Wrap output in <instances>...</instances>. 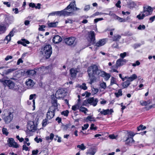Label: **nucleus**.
Here are the masks:
<instances>
[{"instance_id":"obj_39","label":"nucleus","mask_w":155,"mask_h":155,"mask_svg":"<svg viewBox=\"0 0 155 155\" xmlns=\"http://www.w3.org/2000/svg\"><path fill=\"white\" fill-rule=\"evenodd\" d=\"M140 102L142 106H147L150 104V102L149 101H140Z\"/></svg>"},{"instance_id":"obj_15","label":"nucleus","mask_w":155,"mask_h":155,"mask_svg":"<svg viewBox=\"0 0 155 155\" xmlns=\"http://www.w3.org/2000/svg\"><path fill=\"white\" fill-rule=\"evenodd\" d=\"M79 69L73 68L70 70V73L71 78L72 79L76 78L77 73L79 72Z\"/></svg>"},{"instance_id":"obj_44","label":"nucleus","mask_w":155,"mask_h":155,"mask_svg":"<svg viewBox=\"0 0 155 155\" xmlns=\"http://www.w3.org/2000/svg\"><path fill=\"white\" fill-rule=\"evenodd\" d=\"M77 147L80 149L81 150H84L86 149V147L84 146L83 143L81 144V145H78Z\"/></svg>"},{"instance_id":"obj_21","label":"nucleus","mask_w":155,"mask_h":155,"mask_svg":"<svg viewBox=\"0 0 155 155\" xmlns=\"http://www.w3.org/2000/svg\"><path fill=\"white\" fill-rule=\"evenodd\" d=\"M17 43L18 44H21L24 46H26V44H29L30 42L25 39H22L21 40L18 41Z\"/></svg>"},{"instance_id":"obj_1","label":"nucleus","mask_w":155,"mask_h":155,"mask_svg":"<svg viewBox=\"0 0 155 155\" xmlns=\"http://www.w3.org/2000/svg\"><path fill=\"white\" fill-rule=\"evenodd\" d=\"M101 71L99 69V67L96 64L92 65L88 68L87 71L90 81V84H91L96 81L97 77L100 76Z\"/></svg>"},{"instance_id":"obj_7","label":"nucleus","mask_w":155,"mask_h":155,"mask_svg":"<svg viewBox=\"0 0 155 155\" xmlns=\"http://www.w3.org/2000/svg\"><path fill=\"white\" fill-rule=\"evenodd\" d=\"M88 41L91 44L95 43V33L94 31H91L88 33V36L87 38Z\"/></svg>"},{"instance_id":"obj_57","label":"nucleus","mask_w":155,"mask_h":155,"mask_svg":"<svg viewBox=\"0 0 155 155\" xmlns=\"http://www.w3.org/2000/svg\"><path fill=\"white\" fill-rule=\"evenodd\" d=\"M140 64V62L138 61H137L135 62V63L132 64V65L134 67H135L136 66L139 65Z\"/></svg>"},{"instance_id":"obj_3","label":"nucleus","mask_w":155,"mask_h":155,"mask_svg":"<svg viewBox=\"0 0 155 155\" xmlns=\"http://www.w3.org/2000/svg\"><path fill=\"white\" fill-rule=\"evenodd\" d=\"M153 11V9L150 6H144L143 11L138 15L137 17L139 20L143 19L146 16L151 14Z\"/></svg>"},{"instance_id":"obj_54","label":"nucleus","mask_w":155,"mask_h":155,"mask_svg":"<svg viewBox=\"0 0 155 155\" xmlns=\"http://www.w3.org/2000/svg\"><path fill=\"white\" fill-rule=\"evenodd\" d=\"M89 126V124H84V126L82 127V130H86L88 128Z\"/></svg>"},{"instance_id":"obj_59","label":"nucleus","mask_w":155,"mask_h":155,"mask_svg":"<svg viewBox=\"0 0 155 155\" xmlns=\"http://www.w3.org/2000/svg\"><path fill=\"white\" fill-rule=\"evenodd\" d=\"M15 70V69L14 68H10L8 69L6 73L7 74H8L12 72V71H13Z\"/></svg>"},{"instance_id":"obj_52","label":"nucleus","mask_w":155,"mask_h":155,"mask_svg":"<svg viewBox=\"0 0 155 155\" xmlns=\"http://www.w3.org/2000/svg\"><path fill=\"white\" fill-rule=\"evenodd\" d=\"M128 137H132L133 138V137L135 134H134L133 132H130L128 133Z\"/></svg>"},{"instance_id":"obj_16","label":"nucleus","mask_w":155,"mask_h":155,"mask_svg":"<svg viewBox=\"0 0 155 155\" xmlns=\"http://www.w3.org/2000/svg\"><path fill=\"white\" fill-rule=\"evenodd\" d=\"M114 111L112 109H107L104 110L103 109L101 111H100V114L104 115H106L108 114H110Z\"/></svg>"},{"instance_id":"obj_42","label":"nucleus","mask_w":155,"mask_h":155,"mask_svg":"<svg viewBox=\"0 0 155 155\" xmlns=\"http://www.w3.org/2000/svg\"><path fill=\"white\" fill-rule=\"evenodd\" d=\"M48 120L47 119L46 117L45 119L43 120L42 122L43 127H45L47 124L48 123Z\"/></svg>"},{"instance_id":"obj_29","label":"nucleus","mask_w":155,"mask_h":155,"mask_svg":"<svg viewBox=\"0 0 155 155\" xmlns=\"http://www.w3.org/2000/svg\"><path fill=\"white\" fill-rule=\"evenodd\" d=\"M58 22H57L48 23L47 24L49 28L55 27L57 26Z\"/></svg>"},{"instance_id":"obj_45","label":"nucleus","mask_w":155,"mask_h":155,"mask_svg":"<svg viewBox=\"0 0 155 155\" xmlns=\"http://www.w3.org/2000/svg\"><path fill=\"white\" fill-rule=\"evenodd\" d=\"M146 128V127L145 126H143V125H140L138 127H137V130L138 131H140V130H144Z\"/></svg>"},{"instance_id":"obj_2","label":"nucleus","mask_w":155,"mask_h":155,"mask_svg":"<svg viewBox=\"0 0 155 155\" xmlns=\"http://www.w3.org/2000/svg\"><path fill=\"white\" fill-rule=\"evenodd\" d=\"M1 82L5 87L8 86L9 89L17 91L19 89V86L10 80H6L5 78L0 79Z\"/></svg>"},{"instance_id":"obj_46","label":"nucleus","mask_w":155,"mask_h":155,"mask_svg":"<svg viewBox=\"0 0 155 155\" xmlns=\"http://www.w3.org/2000/svg\"><path fill=\"white\" fill-rule=\"evenodd\" d=\"M2 132L3 134H5L6 136L8 135V131L7 129L4 127L2 128Z\"/></svg>"},{"instance_id":"obj_58","label":"nucleus","mask_w":155,"mask_h":155,"mask_svg":"<svg viewBox=\"0 0 155 155\" xmlns=\"http://www.w3.org/2000/svg\"><path fill=\"white\" fill-rule=\"evenodd\" d=\"M127 55V53L126 52H124L123 53H121L120 54V57L123 59Z\"/></svg>"},{"instance_id":"obj_27","label":"nucleus","mask_w":155,"mask_h":155,"mask_svg":"<svg viewBox=\"0 0 155 155\" xmlns=\"http://www.w3.org/2000/svg\"><path fill=\"white\" fill-rule=\"evenodd\" d=\"M137 76L135 74H133L130 77H128V80L130 82L137 79Z\"/></svg>"},{"instance_id":"obj_31","label":"nucleus","mask_w":155,"mask_h":155,"mask_svg":"<svg viewBox=\"0 0 155 155\" xmlns=\"http://www.w3.org/2000/svg\"><path fill=\"white\" fill-rule=\"evenodd\" d=\"M121 37L120 35H114L112 37V40L114 41H119L121 38Z\"/></svg>"},{"instance_id":"obj_10","label":"nucleus","mask_w":155,"mask_h":155,"mask_svg":"<svg viewBox=\"0 0 155 155\" xmlns=\"http://www.w3.org/2000/svg\"><path fill=\"white\" fill-rule=\"evenodd\" d=\"M98 101V100L97 98L93 97L89 98L87 100V102L94 106H95L97 104Z\"/></svg>"},{"instance_id":"obj_50","label":"nucleus","mask_w":155,"mask_h":155,"mask_svg":"<svg viewBox=\"0 0 155 155\" xmlns=\"http://www.w3.org/2000/svg\"><path fill=\"white\" fill-rule=\"evenodd\" d=\"M90 129L91 130H96L97 129V127L94 126V124H92L91 125Z\"/></svg>"},{"instance_id":"obj_37","label":"nucleus","mask_w":155,"mask_h":155,"mask_svg":"<svg viewBox=\"0 0 155 155\" xmlns=\"http://www.w3.org/2000/svg\"><path fill=\"white\" fill-rule=\"evenodd\" d=\"M117 97H118L122 95V91L121 89H119L118 92H116L114 94Z\"/></svg>"},{"instance_id":"obj_48","label":"nucleus","mask_w":155,"mask_h":155,"mask_svg":"<svg viewBox=\"0 0 155 155\" xmlns=\"http://www.w3.org/2000/svg\"><path fill=\"white\" fill-rule=\"evenodd\" d=\"M116 83L115 78L113 77H112L111 78L110 84L112 85L114 84H115Z\"/></svg>"},{"instance_id":"obj_14","label":"nucleus","mask_w":155,"mask_h":155,"mask_svg":"<svg viewBox=\"0 0 155 155\" xmlns=\"http://www.w3.org/2000/svg\"><path fill=\"white\" fill-rule=\"evenodd\" d=\"M25 84L27 88L28 89H30L33 88L35 84V83L32 79H28L26 81Z\"/></svg>"},{"instance_id":"obj_12","label":"nucleus","mask_w":155,"mask_h":155,"mask_svg":"<svg viewBox=\"0 0 155 155\" xmlns=\"http://www.w3.org/2000/svg\"><path fill=\"white\" fill-rule=\"evenodd\" d=\"M64 91L62 89L57 90L55 94L56 97L58 99H60L64 97L65 96Z\"/></svg>"},{"instance_id":"obj_53","label":"nucleus","mask_w":155,"mask_h":155,"mask_svg":"<svg viewBox=\"0 0 155 155\" xmlns=\"http://www.w3.org/2000/svg\"><path fill=\"white\" fill-rule=\"evenodd\" d=\"M116 18L120 22H124L125 21V19L120 18L118 16H116Z\"/></svg>"},{"instance_id":"obj_28","label":"nucleus","mask_w":155,"mask_h":155,"mask_svg":"<svg viewBox=\"0 0 155 155\" xmlns=\"http://www.w3.org/2000/svg\"><path fill=\"white\" fill-rule=\"evenodd\" d=\"M49 66L45 67L42 66L39 68L38 70L40 71L45 72V73H47L48 71Z\"/></svg>"},{"instance_id":"obj_6","label":"nucleus","mask_w":155,"mask_h":155,"mask_svg":"<svg viewBox=\"0 0 155 155\" xmlns=\"http://www.w3.org/2000/svg\"><path fill=\"white\" fill-rule=\"evenodd\" d=\"M55 14L56 15L60 16L62 15L65 16H71L74 14L73 12H68L66 11L65 8L61 11L55 12Z\"/></svg>"},{"instance_id":"obj_5","label":"nucleus","mask_w":155,"mask_h":155,"mask_svg":"<svg viewBox=\"0 0 155 155\" xmlns=\"http://www.w3.org/2000/svg\"><path fill=\"white\" fill-rule=\"evenodd\" d=\"M58 109L53 106H51L49 108L46 114V118L48 120L53 118L55 115V113L58 111Z\"/></svg>"},{"instance_id":"obj_17","label":"nucleus","mask_w":155,"mask_h":155,"mask_svg":"<svg viewBox=\"0 0 155 155\" xmlns=\"http://www.w3.org/2000/svg\"><path fill=\"white\" fill-rule=\"evenodd\" d=\"M51 97L52 99L51 102L53 105L51 106L57 108V109H58L57 103V101L56 99L57 98L54 95H52Z\"/></svg>"},{"instance_id":"obj_38","label":"nucleus","mask_w":155,"mask_h":155,"mask_svg":"<svg viewBox=\"0 0 155 155\" xmlns=\"http://www.w3.org/2000/svg\"><path fill=\"white\" fill-rule=\"evenodd\" d=\"M96 152V150L94 149H90L88 152V153L91 155H94Z\"/></svg>"},{"instance_id":"obj_51","label":"nucleus","mask_w":155,"mask_h":155,"mask_svg":"<svg viewBox=\"0 0 155 155\" xmlns=\"http://www.w3.org/2000/svg\"><path fill=\"white\" fill-rule=\"evenodd\" d=\"M145 26L144 25H140L137 27V29L139 30H144L145 28Z\"/></svg>"},{"instance_id":"obj_8","label":"nucleus","mask_w":155,"mask_h":155,"mask_svg":"<svg viewBox=\"0 0 155 155\" xmlns=\"http://www.w3.org/2000/svg\"><path fill=\"white\" fill-rule=\"evenodd\" d=\"M8 144L9 147H12L15 148H17L19 147L18 144L15 142L14 139L12 138H9L7 140Z\"/></svg>"},{"instance_id":"obj_19","label":"nucleus","mask_w":155,"mask_h":155,"mask_svg":"<svg viewBox=\"0 0 155 155\" xmlns=\"http://www.w3.org/2000/svg\"><path fill=\"white\" fill-rule=\"evenodd\" d=\"M129 7L130 8H133L139 5V3L137 2H134L132 1H130L128 3Z\"/></svg>"},{"instance_id":"obj_41","label":"nucleus","mask_w":155,"mask_h":155,"mask_svg":"<svg viewBox=\"0 0 155 155\" xmlns=\"http://www.w3.org/2000/svg\"><path fill=\"white\" fill-rule=\"evenodd\" d=\"M54 137V135L53 133H51L50 135V136H47L46 137V139L47 140H52Z\"/></svg>"},{"instance_id":"obj_62","label":"nucleus","mask_w":155,"mask_h":155,"mask_svg":"<svg viewBox=\"0 0 155 155\" xmlns=\"http://www.w3.org/2000/svg\"><path fill=\"white\" fill-rule=\"evenodd\" d=\"M36 96L35 94H31L30 95L29 99L30 100H33V99L34 98V97Z\"/></svg>"},{"instance_id":"obj_36","label":"nucleus","mask_w":155,"mask_h":155,"mask_svg":"<svg viewBox=\"0 0 155 155\" xmlns=\"http://www.w3.org/2000/svg\"><path fill=\"white\" fill-rule=\"evenodd\" d=\"M79 110L80 111L84 113L85 114L87 113V111H88L87 109L85 107H79Z\"/></svg>"},{"instance_id":"obj_20","label":"nucleus","mask_w":155,"mask_h":155,"mask_svg":"<svg viewBox=\"0 0 155 155\" xmlns=\"http://www.w3.org/2000/svg\"><path fill=\"white\" fill-rule=\"evenodd\" d=\"M100 76L103 77H105V80L106 81H107L110 78V75L109 74L105 72L102 71L100 74Z\"/></svg>"},{"instance_id":"obj_56","label":"nucleus","mask_w":155,"mask_h":155,"mask_svg":"<svg viewBox=\"0 0 155 155\" xmlns=\"http://www.w3.org/2000/svg\"><path fill=\"white\" fill-rule=\"evenodd\" d=\"M80 87L84 90H86L87 89V87L86 86V84L85 83H83L80 86Z\"/></svg>"},{"instance_id":"obj_9","label":"nucleus","mask_w":155,"mask_h":155,"mask_svg":"<svg viewBox=\"0 0 155 155\" xmlns=\"http://www.w3.org/2000/svg\"><path fill=\"white\" fill-rule=\"evenodd\" d=\"M76 40V38L74 37H71L66 38L64 40L65 43L68 45H73Z\"/></svg>"},{"instance_id":"obj_24","label":"nucleus","mask_w":155,"mask_h":155,"mask_svg":"<svg viewBox=\"0 0 155 155\" xmlns=\"http://www.w3.org/2000/svg\"><path fill=\"white\" fill-rule=\"evenodd\" d=\"M118 68L116 64L108 68L109 71L110 72H115L118 73V72L117 71Z\"/></svg>"},{"instance_id":"obj_30","label":"nucleus","mask_w":155,"mask_h":155,"mask_svg":"<svg viewBox=\"0 0 155 155\" xmlns=\"http://www.w3.org/2000/svg\"><path fill=\"white\" fill-rule=\"evenodd\" d=\"M124 64L123 60L122 59H119L117 61L116 65L118 68Z\"/></svg>"},{"instance_id":"obj_25","label":"nucleus","mask_w":155,"mask_h":155,"mask_svg":"<svg viewBox=\"0 0 155 155\" xmlns=\"http://www.w3.org/2000/svg\"><path fill=\"white\" fill-rule=\"evenodd\" d=\"M27 128L30 131L34 132L36 130L35 125L33 123L32 124H28L27 125Z\"/></svg>"},{"instance_id":"obj_61","label":"nucleus","mask_w":155,"mask_h":155,"mask_svg":"<svg viewBox=\"0 0 155 155\" xmlns=\"http://www.w3.org/2000/svg\"><path fill=\"white\" fill-rule=\"evenodd\" d=\"M13 57L12 56L7 55L6 57L5 58V60L6 61H7L10 59H11Z\"/></svg>"},{"instance_id":"obj_64","label":"nucleus","mask_w":155,"mask_h":155,"mask_svg":"<svg viewBox=\"0 0 155 155\" xmlns=\"http://www.w3.org/2000/svg\"><path fill=\"white\" fill-rule=\"evenodd\" d=\"M38 152V150H33L32 151V155H36Z\"/></svg>"},{"instance_id":"obj_60","label":"nucleus","mask_w":155,"mask_h":155,"mask_svg":"<svg viewBox=\"0 0 155 155\" xmlns=\"http://www.w3.org/2000/svg\"><path fill=\"white\" fill-rule=\"evenodd\" d=\"M34 140L37 143H39L40 142H41L42 141V140L41 138H39L38 139L37 137H36L35 138Z\"/></svg>"},{"instance_id":"obj_4","label":"nucleus","mask_w":155,"mask_h":155,"mask_svg":"<svg viewBox=\"0 0 155 155\" xmlns=\"http://www.w3.org/2000/svg\"><path fill=\"white\" fill-rule=\"evenodd\" d=\"M41 52L46 58H49L52 53V48L50 45H45L41 49Z\"/></svg>"},{"instance_id":"obj_43","label":"nucleus","mask_w":155,"mask_h":155,"mask_svg":"<svg viewBox=\"0 0 155 155\" xmlns=\"http://www.w3.org/2000/svg\"><path fill=\"white\" fill-rule=\"evenodd\" d=\"M72 110L74 111H76L79 109V106L78 104H76L73 106L71 108Z\"/></svg>"},{"instance_id":"obj_33","label":"nucleus","mask_w":155,"mask_h":155,"mask_svg":"<svg viewBox=\"0 0 155 155\" xmlns=\"http://www.w3.org/2000/svg\"><path fill=\"white\" fill-rule=\"evenodd\" d=\"M130 84V82L128 80L123 83L122 87L124 88H126L128 87Z\"/></svg>"},{"instance_id":"obj_18","label":"nucleus","mask_w":155,"mask_h":155,"mask_svg":"<svg viewBox=\"0 0 155 155\" xmlns=\"http://www.w3.org/2000/svg\"><path fill=\"white\" fill-rule=\"evenodd\" d=\"M61 38L58 35H55L52 39L53 41L55 44L59 43L61 41Z\"/></svg>"},{"instance_id":"obj_26","label":"nucleus","mask_w":155,"mask_h":155,"mask_svg":"<svg viewBox=\"0 0 155 155\" xmlns=\"http://www.w3.org/2000/svg\"><path fill=\"white\" fill-rule=\"evenodd\" d=\"M75 5V1H73V2L70 3V4L65 8V9L67 10L72 8L73 10H74V6Z\"/></svg>"},{"instance_id":"obj_35","label":"nucleus","mask_w":155,"mask_h":155,"mask_svg":"<svg viewBox=\"0 0 155 155\" xmlns=\"http://www.w3.org/2000/svg\"><path fill=\"white\" fill-rule=\"evenodd\" d=\"M33 103V110H34L35 109V100L33 99L32 100H28L27 102V104L29 105L31 104V102Z\"/></svg>"},{"instance_id":"obj_49","label":"nucleus","mask_w":155,"mask_h":155,"mask_svg":"<svg viewBox=\"0 0 155 155\" xmlns=\"http://www.w3.org/2000/svg\"><path fill=\"white\" fill-rule=\"evenodd\" d=\"M100 86L102 88L105 89L106 87V83L105 82H103L100 83Z\"/></svg>"},{"instance_id":"obj_34","label":"nucleus","mask_w":155,"mask_h":155,"mask_svg":"<svg viewBox=\"0 0 155 155\" xmlns=\"http://www.w3.org/2000/svg\"><path fill=\"white\" fill-rule=\"evenodd\" d=\"M6 30V27L4 25H0V34L4 33Z\"/></svg>"},{"instance_id":"obj_22","label":"nucleus","mask_w":155,"mask_h":155,"mask_svg":"<svg viewBox=\"0 0 155 155\" xmlns=\"http://www.w3.org/2000/svg\"><path fill=\"white\" fill-rule=\"evenodd\" d=\"M134 142V140L132 137H127L126 140V143L129 146H131Z\"/></svg>"},{"instance_id":"obj_13","label":"nucleus","mask_w":155,"mask_h":155,"mask_svg":"<svg viewBox=\"0 0 155 155\" xmlns=\"http://www.w3.org/2000/svg\"><path fill=\"white\" fill-rule=\"evenodd\" d=\"M13 119V114L10 112H9L8 115L5 117L3 120L5 123L8 124L10 123Z\"/></svg>"},{"instance_id":"obj_47","label":"nucleus","mask_w":155,"mask_h":155,"mask_svg":"<svg viewBox=\"0 0 155 155\" xmlns=\"http://www.w3.org/2000/svg\"><path fill=\"white\" fill-rule=\"evenodd\" d=\"M69 113V112L68 110H66L64 111L61 112V114L64 115L65 116H67L68 115V114Z\"/></svg>"},{"instance_id":"obj_32","label":"nucleus","mask_w":155,"mask_h":155,"mask_svg":"<svg viewBox=\"0 0 155 155\" xmlns=\"http://www.w3.org/2000/svg\"><path fill=\"white\" fill-rule=\"evenodd\" d=\"M86 120L87 121H96V120L94 117L92 115L88 116L86 118Z\"/></svg>"},{"instance_id":"obj_40","label":"nucleus","mask_w":155,"mask_h":155,"mask_svg":"<svg viewBox=\"0 0 155 155\" xmlns=\"http://www.w3.org/2000/svg\"><path fill=\"white\" fill-rule=\"evenodd\" d=\"M103 14L107 15V14L104 13H102L101 12H96L94 14L91 15L92 17H94L96 16H97L99 15H101Z\"/></svg>"},{"instance_id":"obj_23","label":"nucleus","mask_w":155,"mask_h":155,"mask_svg":"<svg viewBox=\"0 0 155 155\" xmlns=\"http://www.w3.org/2000/svg\"><path fill=\"white\" fill-rule=\"evenodd\" d=\"M105 41L104 39H100L98 41L95 45V46L97 47H100L104 45L105 44Z\"/></svg>"},{"instance_id":"obj_11","label":"nucleus","mask_w":155,"mask_h":155,"mask_svg":"<svg viewBox=\"0 0 155 155\" xmlns=\"http://www.w3.org/2000/svg\"><path fill=\"white\" fill-rule=\"evenodd\" d=\"M15 29H13L12 31L10 32L8 35L6 36L4 39L5 41H7V43H8L9 41H10L11 39V38L13 37L15 33Z\"/></svg>"},{"instance_id":"obj_55","label":"nucleus","mask_w":155,"mask_h":155,"mask_svg":"<svg viewBox=\"0 0 155 155\" xmlns=\"http://www.w3.org/2000/svg\"><path fill=\"white\" fill-rule=\"evenodd\" d=\"M45 28V26L44 25H39V27L38 28V30L41 31H44L45 30L44 29Z\"/></svg>"},{"instance_id":"obj_63","label":"nucleus","mask_w":155,"mask_h":155,"mask_svg":"<svg viewBox=\"0 0 155 155\" xmlns=\"http://www.w3.org/2000/svg\"><path fill=\"white\" fill-rule=\"evenodd\" d=\"M120 4L121 2L119 0L117 1V2L116 4L115 5L117 7L119 8H120L121 7L120 5Z\"/></svg>"}]
</instances>
